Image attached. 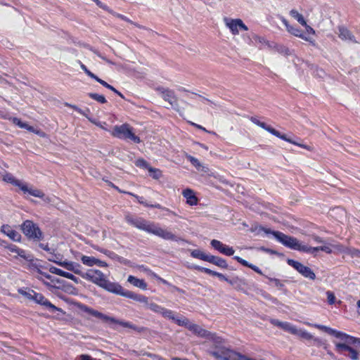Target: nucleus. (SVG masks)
Listing matches in <instances>:
<instances>
[{"label":"nucleus","mask_w":360,"mask_h":360,"mask_svg":"<svg viewBox=\"0 0 360 360\" xmlns=\"http://www.w3.org/2000/svg\"><path fill=\"white\" fill-rule=\"evenodd\" d=\"M3 180L7 183L12 184L18 188H20L22 183V181L15 179L12 174L7 172L3 175Z\"/></svg>","instance_id":"30"},{"label":"nucleus","mask_w":360,"mask_h":360,"mask_svg":"<svg viewBox=\"0 0 360 360\" xmlns=\"http://www.w3.org/2000/svg\"><path fill=\"white\" fill-rule=\"evenodd\" d=\"M235 252L234 249L232 247H230L229 245H225L224 249L222 250L221 254L226 255V256H231L233 255Z\"/></svg>","instance_id":"46"},{"label":"nucleus","mask_w":360,"mask_h":360,"mask_svg":"<svg viewBox=\"0 0 360 360\" xmlns=\"http://www.w3.org/2000/svg\"><path fill=\"white\" fill-rule=\"evenodd\" d=\"M63 277L74 281L75 283H79L80 282V281L78 278H77L73 274H72L69 272H67V271H65Z\"/></svg>","instance_id":"50"},{"label":"nucleus","mask_w":360,"mask_h":360,"mask_svg":"<svg viewBox=\"0 0 360 360\" xmlns=\"http://www.w3.org/2000/svg\"><path fill=\"white\" fill-rule=\"evenodd\" d=\"M53 262L58 264L60 266L66 269L68 271L74 272L75 274L79 275L84 279L89 281L99 287L103 285V283L107 278L106 276L103 274L98 269H90L84 272L82 266L79 263L70 262V261H56L53 260Z\"/></svg>","instance_id":"2"},{"label":"nucleus","mask_w":360,"mask_h":360,"mask_svg":"<svg viewBox=\"0 0 360 360\" xmlns=\"http://www.w3.org/2000/svg\"><path fill=\"white\" fill-rule=\"evenodd\" d=\"M212 247L215 250H218L220 253L222 252V250L224 249L225 244L222 243L221 241L218 240L213 239L210 243Z\"/></svg>","instance_id":"39"},{"label":"nucleus","mask_w":360,"mask_h":360,"mask_svg":"<svg viewBox=\"0 0 360 360\" xmlns=\"http://www.w3.org/2000/svg\"><path fill=\"white\" fill-rule=\"evenodd\" d=\"M148 207H155V208L161 209L162 210H165L166 212H167V213L169 214L175 215V213L174 212L169 210V209H167L165 207H162L160 204L149 205Z\"/></svg>","instance_id":"54"},{"label":"nucleus","mask_w":360,"mask_h":360,"mask_svg":"<svg viewBox=\"0 0 360 360\" xmlns=\"http://www.w3.org/2000/svg\"><path fill=\"white\" fill-rule=\"evenodd\" d=\"M186 158L199 172L205 174L209 172L208 167L201 163L197 158L189 155H186Z\"/></svg>","instance_id":"22"},{"label":"nucleus","mask_w":360,"mask_h":360,"mask_svg":"<svg viewBox=\"0 0 360 360\" xmlns=\"http://www.w3.org/2000/svg\"><path fill=\"white\" fill-rule=\"evenodd\" d=\"M221 358L222 360H257L229 349H226L222 352Z\"/></svg>","instance_id":"13"},{"label":"nucleus","mask_w":360,"mask_h":360,"mask_svg":"<svg viewBox=\"0 0 360 360\" xmlns=\"http://www.w3.org/2000/svg\"><path fill=\"white\" fill-rule=\"evenodd\" d=\"M241 280L238 277H235L231 280L228 279V283L232 285L237 284L238 282H240Z\"/></svg>","instance_id":"61"},{"label":"nucleus","mask_w":360,"mask_h":360,"mask_svg":"<svg viewBox=\"0 0 360 360\" xmlns=\"http://www.w3.org/2000/svg\"><path fill=\"white\" fill-rule=\"evenodd\" d=\"M107 291L126 297L128 290H125L119 283L109 281L107 278L101 285Z\"/></svg>","instance_id":"10"},{"label":"nucleus","mask_w":360,"mask_h":360,"mask_svg":"<svg viewBox=\"0 0 360 360\" xmlns=\"http://www.w3.org/2000/svg\"><path fill=\"white\" fill-rule=\"evenodd\" d=\"M176 324L181 326H185L191 331L201 336H203L205 333V331L199 326L190 322L188 319L184 316H181V319L176 320Z\"/></svg>","instance_id":"12"},{"label":"nucleus","mask_w":360,"mask_h":360,"mask_svg":"<svg viewBox=\"0 0 360 360\" xmlns=\"http://www.w3.org/2000/svg\"><path fill=\"white\" fill-rule=\"evenodd\" d=\"M80 360H96L95 359L91 358L89 355L87 354H82L80 356Z\"/></svg>","instance_id":"64"},{"label":"nucleus","mask_w":360,"mask_h":360,"mask_svg":"<svg viewBox=\"0 0 360 360\" xmlns=\"http://www.w3.org/2000/svg\"><path fill=\"white\" fill-rule=\"evenodd\" d=\"M183 196L186 200V203L191 206L196 205L198 203V199L195 195L194 191L190 188H186L182 191Z\"/></svg>","instance_id":"20"},{"label":"nucleus","mask_w":360,"mask_h":360,"mask_svg":"<svg viewBox=\"0 0 360 360\" xmlns=\"http://www.w3.org/2000/svg\"><path fill=\"white\" fill-rule=\"evenodd\" d=\"M81 261L83 264L87 266H93L94 265L98 266H107V263L105 262L98 259L94 257L82 255L81 257Z\"/></svg>","instance_id":"17"},{"label":"nucleus","mask_w":360,"mask_h":360,"mask_svg":"<svg viewBox=\"0 0 360 360\" xmlns=\"http://www.w3.org/2000/svg\"><path fill=\"white\" fill-rule=\"evenodd\" d=\"M129 193V195H131L134 196V197L137 199L138 202H140V203H141V204H143L144 206H146V207H148V206H149V205H148L147 202H144V201L143 200V198L139 197V196H137V195H134V194H132V193Z\"/></svg>","instance_id":"60"},{"label":"nucleus","mask_w":360,"mask_h":360,"mask_svg":"<svg viewBox=\"0 0 360 360\" xmlns=\"http://www.w3.org/2000/svg\"><path fill=\"white\" fill-rule=\"evenodd\" d=\"M81 69L84 70V72L91 78H96V75L92 73L90 70L87 69V68L82 63L80 65Z\"/></svg>","instance_id":"53"},{"label":"nucleus","mask_w":360,"mask_h":360,"mask_svg":"<svg viewBox=\"0 0 360 360\" xmlns=\"http://www.w3.org/2000/svg\"><path fill=\"white\" fill-rule=\"evenodd\" d=\"M234 259L238 262L239 263H240L241 264H243V266H248L250 269H252L253 271H255V272H257V274H262V271L255 265L254 264H252L250 263H249L248 262H247L246 260L242 259L241 257H238V256H236L234 257Z\"/></svg>","instance_id":"28"},{"label":"nucleus","mask_w":360,"mask_h":360,"mask_svg":"<svg viewBox=\"0 0 360 360\" xmlns=\"http://www.w3.org/2000/svg\"><path fill=\"white\" fill-rule=\"evenodd\" d=\"M212 247L215 250H218L220 253L222 252V250L224 249L225 244L222 243L221 241L218 240L213 239L210 243Z\"/></svg>","instance_id":"38"},{"label":"nucleus","mask_w":360,"mask_h":360,"mask_svg":"<svg viewBox=\"0 0 360 360\" xmlns=\"http://www.w3.org/2000/svg\"><path fill=\"white\" fill-rule=\"evenodd\" d=\"M145 271L148 274V275L149 276H150L151 278L159 279L161 281H162L163 283H165V281H164L163 279H162L160 277H158V275H156L155 273L152 272L151 271H150L148 269H146Z\"/></svg>","instance_id":"57"},{"label":"nucleus","mask_w":360,"mask_h":360,"mask_svg":"<svg viewBox=\"0 0 360 360\" xmlns=\"http://www.w3.org/2000/svg\"><path fill=\"white\" fill-rule=\"evenodd\" d=\"M271 323L273 325L276 326L291 334H292V333L295 328V326L292 325L291 323H288V322H282L277 319L271 320Z\"/></svg>","instance_id":"23"},{"label":"nucleus","mask_w":360,"mask_h":360,"mask_svg":"<svg viewBox=\"0 0 360 360\" xmlns=\"http://www.w3.org/2000/svg\"><path fill=\"white\" fill-rule=\"evenodd\" d=\"M125 219L128 224L162 239L175 241L178 240L177 237L169 229H163L155 223L140 218H134L131 216H127Z\"/></svg>","instance_id":"3"},{"label":"nucleus","mask_w":360,"mask_h":360,"mask_svg":"<svg viewBox=\"0 0 360 360\" xmlns=\"http://www.w3.org/2000/svg\"><path fill=\"white\" fill-rule=\"evenodd\" d=\"M339 37L343 40H352L353 36L351 34L349 31L345 28V27H340L339 29Z\"/></svg>","instance_id":"36"},{"label":"nucleus","mask_w":360,"mask_h":360,"mask_svg":"<svg viewBox=\"0 0 360 360\" xmlns=\"http://www.w3.org/2000/svg\"><path fill=\"white\" fill-rule=\"evenodd\" d=\"M77 307L78 308L82 311H84V312H86V314H89L91 308L84 305V304H77Z\"/></svg>","instance_id":"55"},{"label":"nucleus","mask_w":360,"mask_h":360,"mask_svg":"<svg viewBox=\"0 0 360 360\" xmlns=\"http://www.w3.org/2000/svg\"><path fill=\"white\" fill-rule=\"evenodd\" d=\"M33 300L38 304L46 307L51 311H59V309L52 304L47 299H46L41 294L35 293L33 295Z\"/></svg>","instance_id":"16"},{"label":"nucleus","mask_w":360,"mask_h":360,"mask_svg":"<svg viewBox=\"0 0 360 360\" xmlns=\"http://www.w3.org/2000/svg\"><path fill=\"white\" fill-rule=\"evenodd\" d=\"M50 272L52 273V274H56L58 276H64V274L65 273V271L60 269H58V268H56L55 266H51L49 269Z\"/></svg>","instance_id":"47"},{"label":"nucleus","mask_w":360,"mask_h":360,"mask_svg":"<svg viewBox=\"0 0 360 360\" xmlns=\"http://www.w3.org/2000/svg\"><path fill=\"white\" fill-rule=\"evenodd\" d=\"M259 229L266 234L273 235L278 242L285 247L300 252L313 254L315 252L321 250L328 254H339L343 250V246L339 243H324L321 246L313 248L300 242L296 238L287 236L280 231H271L269 229L265 227H260Z\"/></svg>","instance_id":"1"},{"label":"nucleus","mask_w":360,"mask_h":360,"mask_svg":"<svg viewBox=\"0 0 360 360\" xmlns=\"http://www.w3.org/2000/svg\"><path fill=\"white\" fill-rule=\"evenodd\" d=\"M92 1H94L98 7H100L104 10H106V11L108 10V6L106 5H105L104 4H103L101 1H99V0H92Z\"/></svg>","instance_id":"59"},{"label":"nucleus","mask_w":360,"mask_h":360,"mask_svg":"<svg viewBox=\"0 0 360 360\" xmlns=\"http://www.w3.org/2000/svg\"><path fill=\"white\" fill-rule=\"evenodd\" d=\"M19 292L30 300H33V295L35 293V292L33 290L27 292L22 290H20Z\"/></svg>","instance_id":"52"},{"label":"nucleus","mask_w":360,"mask_h":360,"mask_svg":"<svg viewBox=\"0 0 360 360\" xmlns=\"http://www.w3.org/2000/svg\"><path fill=\"white\" fill-rule=\"evenodd\" d=\"M200 271H203L206 274H208L212 276H216L217 271H214L210 269L204 268V267H198V268Z\"/></svg>","instance_id":"56"},{"label":"nucleus","mask_w":360,"mask_h":360,"mask_svg":"<svg viewBox=\"0 0 360 360\" xmlns=\"http://www.w3.org/2000/svg\"><path fill=\"white\" fill-rule=\"evenodd\" d=\"M327 299L328 302L330 304H333L335 302V296L334 293L331 291H327L326 292Z\"/></svg>","instance_id":"51"},{"label":"nucleus","mask_w":360,"mask_h":360,"mask_svg":"<svg viewBox=\"0 0 360 360\" xmlns=\"http://www.w3.org/2000/svg\"><path fill=\"white\" fill-rule=\"evenodd\" d=\"M22 231L30 238L40 240L42 237V233L39 227L30 220L22 224Z\"/></svg>","instance_id":"5"},{"label":"nucleus","mask_w":360,"mask_h":360,"mask_svg":"<svg viewBox=\"0 0 360 360\" xmlns=\"http://www.w3.org/2000/svg\"><path fill=\"white\" fill-rule=\"evenodd\" d=\"M305 27V32L303 33L304 35L310 36L313 39V36L315 34V30L307 23L305 25H303Z\"/></svg>","instance_id":"45"},{"label":"nucleus","mask_w":360,"mask_h":360,"mask_svg":"<svg viewBox=\"0 0 360 360\" xmlns=\"http://www.w3.org/2000/svg\"><path fill=\"white\" fill-rule=\"evenodd\" d=\"M349 357L352 360H358L359 359V353L354 349L352 347L350 349H349Z\"/></svg>","instance_id":"48"},{"label":"nucleus","mask_w":360,"mask_h":360,"mask_svg":"<svg viewBox=\"0 0 360 360\" xmlns=\"http://www.w3.org/2000/svg\"><path fill=\"white\" fill-rule=\"evenodd\" d=\"M9 252L16 254L18 256L27 261L32 260V256L25 250L18 248L14 245H10L6 247Z\"/></svg>","instance_id":"21"},{"label":"nucleus","mask_w":360,"mask_h":360,"mask_svg":"<svg viewBox=\"0 0 360 360\" xmlns=\"http://www.w3.org/2000/svg\"><path fill=\"white\" fill-rule=\"evenodd\" d=\"M336 340L333 342H342V343H360V339L350 336L346 333L336 330L333 335Z\"/></svg>","instance_id":"14"},{"label":"nucleus","mask_w":360,"mask_h":360,"mask_svg":"<svg viewBox=\"0 0 360 360\" xmlns=\"http://www.w3.org/2000/svg\"><path fill=\"white\" fill-rule=\"evenodd\" d=\"M191 255L194 258H198L206 262H207L210 255L205 253L203 251L200 250H193L191 252Z\"/></svg>","instance_id":"34"},{"label":"nucleus","mask_w":360,"mask_h":360,"mask_svg":"<svg viewBox=\"0 0 360 360\" xmlns=\"http://www.w3.org/2000/svg\"><path fill=\"white\" fill-rule=\"evenodd\" d=\"M93 79H95L96 81H97L98 82H99L103 86H105L106 88L108 87V84L107 82H105L104 80L98 78L96 75V78H93Z\"/></svg>","instance_id":"63"},{"label":"nucleus","mask_w":360,"mask_h":360,"mask_svg":"<svg viewBox=\"0 0 360 360\" xmlns=\"http://www.w3.org/2000/svg\"><path fill=\"white\" fill-rule=\"evenodd\" d=\"M290 15L291 17L295 18L300 25H306V20L304 18L303 15L300 13L296 10H292L290 12Z\"/></svg>","instance_id":"35"},{"label":"nucleus","mask_w":360,"mask_h":360,"mask_svg":"<svg viewBox=\"0 0 360 360\" xmlns=\"http://www.w3.org/2000/svg\"><path fill=\"white\" fill-rule=\"evenodd\" d=\"M335 345V349L339 353H342L344 351H349L352 345L356 343H342V342H333Z\"/></svg>","instance_id":"29"},{"label":"nucleus","mask_w":360,"mask_h":360,"mask_svg":"<svg viewBox=\"0 0 360 360\" xmlns=\"http://www.w3.org/2000/svg\"><path fill=\"white\" fill-rule=\"evenodd\" d=\"M224 23L226 27L229 29L232 34H239L240 30H248V27L243 23L242 20L236 18H224Z\"/></svg>","instance_id":"7"},{"label":"nucleus","mask_w":360,"mask_h":360,"mask_svg":"<svg viewBox=\"0 0 360 360\" xmlns=\"http://www.w3.org/2000/svg\"><path fill=\"white\" fill-rule=\"evenodd\" d=\"M260 127H262V129H265L266 131H269V133H271V134L283 139V140H285L290 143H292L294 145H297V146H299L302 148H306L309 150H311V148L307 145H304V144H302V143H297L294 141H292V139H288L285 135L284 134H281L278 131L276 130L275 129L272 128L271 126L269 125H267L266 123L264 122H262L259 126Z\"/></svg>","instance_id":"9"},{"label":"nucleus","mask_w":360,"mask_h":360,"mask_svg":"<svg viewBox=\"0 0 360 360\" xmlns=\"http://www.w3.org/2000/svg\"><path fill=\"white\" fill-rule=\"evenodd\" d=\"M89 96L92 99L101 103H106V99L103 95H100L95 93H90L89 94Z\"/></svg>","instance_id":"42"},{"label":"nucleus","mask_w":360,"mask_h":360,"mask_svg":"<svg viewBox=\"0 0 360 360\" xmlns=\"http://www.w3.org/2000/svg\"><path fill=\"white\" fill-rule=\"evenodd\" d=\"M269 280L272 285L279 289H281L283 287V284L277 278H269Z\"/></svg>","instance_id":"49"},{"label":"nucleus","mask_w":360,"mask_h":360,"mask_svg":"<svg viewBox=\"0 0 360 360\" xmlns=\"http://www.w3.org/2000/svg\"><path fill=\"white\" fill-rule=\"evenodd\" d=\"M40 274H41V276L37 277L38 279L41 281L45 285H49V283L44 281L43 277L50 279L51 276L50 275L44 274V273H40Z\"/></svg>","instance_id":"58"},{"label":"nucleus","mask_w":360,"mask_h":360,"mask_svg":"<svg viewBox=\"0 0 360 360\" xmlns=\"http://www.w3.org/2000/svg\"><path fill=\"white\" fill-rule=\"evenodd\" d=\"M288 264L296 269L300 274L305 278L311 280H314L316 278L315 274L311 271L310 268L304 266L302 263L295 261L293 259H288Z\"/></svg>","instance_id":"8"},{"label":"nucleus","mask_w":360,"mask_h":360,"mask_svg":"<svg viewBox=\"0 0 360 360\" xmlns=\"http://www.w3.org/2000/svg\"><path fill=\"white\" fill-rule=\"evenodd\" d=\"M282 22L285 26L286 30H288V32H290V34L295 37H297L306 41L309 42L311 44H314V39H313L310 36L304 35L300 30L290 25L285 18L282 19Z\"/></svg>","instance_id":"11"},{"label":"nucleus","mask_w":360,"mask_h":360,"mask_svg":"<svg viewBox=\"0 0 360 360\" xmlns=\"http://www.w3.org/2000/svg\"><path fill=\"white\" fill-rule=\"evenodd\" d=\"M1 231L13 241L19 242L21 240L20 234L8 225H3Z\"/></svg>","instance_id":"18"},{"label":"nucleus","mask_w":360,"mask_h":360,"mask_svg":"<svg viewBox=\"0 0 360 360\" xmlns=\"http://www.w3.org/2000/svg\"><path fill=\"white\" fill-rule=\"evenodd\" d=\"M305 324L308 325V326H314L318 329H320V330H322L325 332H326L327 333L331 335H333L335 332L336 331V330H334L331 328H329V327H327L326 326H323V325H319V324H311L310 323H308V322H305L304 323Z\"/></svg>","instance_id":"37"},{"label":"nucleus","mask_w":360,"mask_h":360,"mask_svg":"<svg viewBox=\"0 0 360 360\" xmlns=\"http://www.w3.org/2000/svg\"><path fill=\"white\" fill-rule=\"evenodd\" d=\"M147 307L151 311L159 314H161L162 309L164 308L155 303H149Z\"/></svg>","instance_id":"43"},{"label":"nucleus","mask_w":360,"mask_h":360,"mask_svg":"<svg viewBox=\"0 0 360 360\" xmlns=\"http://www.w3.org/2000/svg\"><path fill=\"white\" fill-rule=\"evenodd\" d=\"M11 120L14 124L18 126L20 128L25 129L30 131H32L33 133H35V134L39 135L40 136H42V137L45 136V134L43 131L35 129L33 127L30 126L26 122H22L20 119H18L17 117H13V118H12Z\"/></svg>","instance_id":"19"},{"label":"nucleus","mask_w":360,"mask_h":360,"mask_svg":"<svg viewBox=\"0 0 360 360\" xmlns=\"http://www.w3.org/2000/svg\"><path fill=\"white\" fill-rule=\"evenodd\" d=\"M163 317L172 320L174 323H176V320L181 319V316H176L175 313L170 309H167L166 308H163L161 314Z\"/></svg>","instance_id":"27"},{"label":"nucleus","mask_w":360,"mask_h":360,"mask_svg":"<svg viewBox=\"0 0 360 360\" xmlns=\"http://www.w3.org/2000/svg\"><path fill=\"white\" fill-rule=\"evenodd\" d=\"M93 79H95L96 81H97L98 82H99L103 86H105L106 88L108 87V84L107 82H105L104 80L98 78L96 75V78H93Z\"/></svg>","instance_id":"62"},{"label":"nucleus","mask_w":360,"mask_h":360,"mask_svg":"<svg viewBox=\"0 0 360 360\" xmlns=\"http://www.w3.org/2000/svg\"><path fill=\"white\" fill-rule=\"evenodd\" d=\"M341 253L350 255L353 258H360V250L354 248H346L343 246V250Z\"/></svg>","instance_id":"33"},{"label":"nucleus","mask_w":360,"mask_h":360,"mask_svg":"<svg viewBox=\"0 0 360 360\" xmlns=\"http://www.w3.org/2000/svg\"><path fill=\"white\" fill-rule=\"evenodd\" d=\"M90 315L94 316V317H96L98 319H100L103 321H110L112 322H116V321L113 319V318H111V317H109L96 310H94L93 309H91L89 314Z\"/></svg>","instance_id":"32"},{"label":"nucleus","mask_w":360,"mask_h":360,"mask_svg":"<svg viewBox=\"0 0 360 360\" xmlns=\"http://www.w3.org/2000/svg\"><path fill=\"white\" fill-rule=\"evenodd\" d=\"M19 189L22 191L24 194H29L32 196L41 198L46 202L49 203L53 202V198L46 197L42 191L34 187L33 186H29L22 182Z\"/></svg>","instance_id":"6"},{"label":"nucleus","mask_w":360,"mask_h":360,"mask_svg":"<svg viewBox=\"0 0 360 360\" xmlns=\"http://www.w3.org/2000/svg\"><path fill=\"white\" fill-rule=\"evenodd\" d=\"M111 134L120 139H129L135 143H140V139L134 135L129 124H124L120 126H115L111 131Z\"/></svg>","instance_id":"4"},{"label":"nucleus","mask_w":360,"mask_h":360,"mask_svg":"<svg viewBox=\"0 0 360 360\" xmlns=\"http://www.w3.org/2000/svg\"><path fill=\"white\" fill-rule=\"evenodd\" d=\"M164 99L168 101L170 104H172L174 102V98L173 96V92L171 91H166L163 93Z\"/></svg>","instance_id":"44"},{"label":"nucleus","mask_w":360,"mask_h":360,"mask_svg":"<svg viewBox=\"0 0 360 360\" xmlns=\"http://www.w3.org/2000/svg\"><path fill=\"white\" fill-rule=\"evenodd\" d=\"M127 281L134 286L139 288L141 290H144L147 289V284L143 279L137 278L134 276H129Z\"/></svg>","instance_id":"24"},{"label":"nucleus","mask_w":360,"mask_h":360,"mask_svg":"<svg viewBox=\"0 0 360 360\" xmlns=\"http://www.w3.org/2000/svg\"><path fill=\"white\" fill-rule=\"evenodd\" d=\"M126 297L132 299V300H134L135 301H137L139 302H141V303H143L147 307H148V304H149L148 303V298L146 296L136 294V293H134V292H133L131 291H127V294L126 295Z\"/></svg>","instance_id":"26"},{"label":"nucleus","mask_w":360,"mask_h":360,"mask_svg":"<svg viewBox=\"0 0 360 360\" xmlns=\"http://www.w3.org/2000/svg\"><path fill=\"white\" fill-rule=\"evenodd\" d=\"M148 172L150 175L155 179H159L162 176V172L159 169L150 167Z\"/></svg>","instance_id":"40"},{"label":"nucleus","mask_w":360,"mask_h":360,"mask_svg":"<svg viewBox=\"0 0 360 360\" xmlns=\"http://www.w3.org/2000/svg\"><path fill=\"white\" fill-rule=\"evenodd\" d=\"M250 44H252L257 46L259 49L269 46V42L263 37L255 34H251L249 37Z\"/></svg>","instance_id":"15"},{"label":"nucleus","mask_w":360,"mask_h":360,"mask_svg":"<svg viewBox=\"0 0 360 360\" xmlns=\"http://www.w3.org/2000/svg\"><path fill=\"white\" fill-rule=\"evenodd\" d=\"M292 335H297V336L302 338L303 339H305V340L313 339L312 335H311L310 333H309L307 331H306L304 330L297 328L296 326L292 333Z\"/></svg>","instance_id":"31"},{"label":"nucleus","mask_w":360,"mask_h":360,"mask_svg":"<svg viewBox=\"0 0 360 360\" xmlns=\"http://www.w3.org/2000/svg\"><path fill=\"white\" fill-rule=\"evenodd\" d=\"M135 165L140 168H143L145 169L149 170V168L151 167L149 164L144 160L143 159H138L135 161Z\"/></svg>","instance_id":"41"},{"label":"nucleus","mask_w":360,"mask_h":360,"mask_svg":"<svg viewBox=\"0 0 360 360\" xmlns=\"http://www.w3.org/2000/svg\"><path fill=\"white\" fill-rule=\"evenodd\" d=\"M207 262H210V263H212L213 264H215L217 266L223 268V269H227L228 268V264H227L226 260L224 259L223 258H221V257H216V256H213V255H210L209 257H208V259H207Z\"/></svg>","instance_id":"25"}]
</instances>
